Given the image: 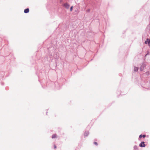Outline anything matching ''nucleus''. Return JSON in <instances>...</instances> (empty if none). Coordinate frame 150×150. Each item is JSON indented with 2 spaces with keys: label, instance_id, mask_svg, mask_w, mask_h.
Masks as SVG:
<instances>
[{
  "label": "nucleus",
  "instance_id": "nucleus-1",
  "mask_svg": "<svg viewBox=\"0 0 150 150\" xmlns=\"http://www.w3.org/2000/svg\"><path fill=\"white\" fill-rule=\"evenodd\" d=\"M139 146L141 147H144L145 146V144L144 142H142L141 143L139 144Z\"/></svg>",
  "mask_w": 150,
  "mask_h": 150
},
{
  "label": "nucleus",
  "instance_id": "nucleus-13",
  "mask_svg": "<svg viewBox=\"0 0 150 150\" xmlns=\"http://www.w3.org/2000/svg\"><path fill=\"white\" fill-rule=\"evenodd\" d=\"M54 149H56L57 148L56 146L55 145H54Z\"/></svg>",
  "mask_w": 150,
  "mask_h": 150
},
{
  "label": "nucleus",
  "instance_id": "nucleus-12",
  "mask_svg": "<svg viewBox=\"0 0 150 150\" xmlns=\"http://www.w3.org/2000/svg\"><path fill=\"white\" fill-rule=\"evenodd\" d=\"M143 138H144L146 137V135H142V136Z\"/></svg>",
  "mask_w": 150,
  "mask_h": 150
},
{
  "label": "nucleus",
  "instance_id": "nucleus-9",
  "mask_svg": "<svg viewBox=\"0 0 150 150\" xmlns=\"http://www.w3.org/2000/svg\"><path fill=\"white\" fill-rule=\"evenodd\" d=\"M73 6H71L70 8V11H72V10Z\"/></svg>",
  "mask_w": 150,
  "mask_h": 150
},
{
  "label": "nucleus",
  "instance_id": "nucleus-11",
  "mask_svg": "<svg viewBox=\"0 0 150 150\" xmlns=\"http://www.w3.org/2000/svg\"><path fill=\"white\" fill-rule=\"evenodd\" d=\"M142 134L140 135L139 136V138H141L142 137Z\"/></svg>",
  "mask_w": 150,
  "mask_h": 150
},
{
  "label": "nucleus",
  "instance_id": "nucleus-3",
  "mask_svg": "<svg viewBox=\"0 0 150 150\" xmlns=\"http://www.w3.org/2000/svg\"><path fill=\"white\" fill-rule=\"evenodd\" d=\"M29 12V9L28 8H26L24 10V12L25 13H28Z\"/></svg>",
  "mask_w": 150,
  "mask_h": 150
},
{
  "label": "nucleus",
  "instance_id": "nucleus-10",
  "mask_svg": "<svg viewBox=\"0 0 150 150\" xmlns=\"http://www.w3.org/2000/svg\"><path fill=\"white\" fill-rule=\"evenodd\" d=\"M94 144H95L96 145H98V144L96 142H95L94 143Z\"/></svg>",
  "mask_w": 150,
  "mask_h": 150
},
{
  "label": "nucleus",
  "instance_id": "nucleus-5",
  "mask_svg": "<svg viewBox=\"0 0 150 150\" xmlns=\"http://www.w3.org/2000/svg\"><path fill=\"white\" fill-rule=\"evenodd\" d=\"M57 137V135L55 134H54L52 135V138L54 139V138H55Z\"/></svg>",
  "mask_w": 150,
  "mask_h": 150
},
{
  "label": "nucleus",
  "instance_id": "nucleus-8",
  "mask_svg": "<svg viewBox=\"0 0 150 150\" xmlns=\"http://www.w3.org/2000/svg\"><path fill=\"white\" fill-rule=\"evenodd\" d=\"M149 71H147L146 72V74L147 75H148L149 74Z\"/></svg>",
  "mask_w": 150,
  "mask_h": 150
},
{
  "label": "nucleus",
  "instance_id": "nucleus-2",
  "mask_svg": "<svg viewBox=\"0 0 150 150\" xmlns=\"http://www.w3.org/2000/svg\"><path fill=\"white\" fill-rule=\"evenodd\" d=\"M64 7L67 9L69 8V5L67 3L64 4Z\"/></svg>",
  "mask_w": 150,
  "mask_h": 150
},
{
  "label": "nucleus",
  "instance_id": "nucleus-14",
  "mask_svg": "<svg viewBox=\"0 0 150 150\" xmlns=\"http://www.w3.org/2000/svg\"><path fill=\"white\" fill-rule=\"evenodd\" d=\"M148 54V53L147 54H146V55H147Z\"/></svg>",
  "mask_w": 150,
  "mask_h": 150
},
{
  "label": "nucleus",
  "instance_id": "nucleus-4",
  "mask_svg": "<svg viewBox=\"0 0 150 150\" xmlns=\"http://www.w3.org/2000/svg\"><path fill=\"white\" fill-rule=\"evenodd\" d=\"M89 134V133L88 132H86L84 134V135L85 136H87Z\"/></svg>",
  "mask_w": 150,
  "mask_h": 150
},
{
  "label": "nucleus",
  "instance_id": "nucleus-6",
  "mask_svg": "<svg viewBox=\"0 0 150 150\" xmlns=\"http://www.w3.org/2000/svg\"><path fill=\"white\" fill-rule=\"evenodd\" d=\"M138 70V68L136 67H135L134 68V71H137Z\"/></svg>",
  "mask_w": 150,
  "mask_h": 150
},
{
  "label": "nucleus",
  "instance_id": "nucleus-7",
  "mask_svg": "<svg viewBox=\"0 0 150 150\" xmlns=\"http://www.w3.org/2000/svg\"><path fill=\"white\" fill-rule=\"evenodd\" d=\"M134 150H138V148L136 146H134Z\"/></svg>",
  "mask_w": 150,
  "mask_h": 150
}]
</instances>
